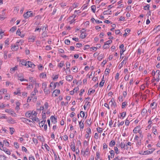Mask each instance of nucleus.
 Here are the masks:
<instances>
[{
    "mask_svg": "<svg viewBox=\"0 0 160 160\" xmlns=\"http://www.w3.org/2000/svg\"><path fill=\"white\" fill-rule=\"evenodd\" d=\"M31 111H29L27 112L25 114V116L28 118H31Z\"/></svg>",
    "mask_w": 160,
    "mask_h": 160,
    "instance_id": "obj_18",
    "label": "nucleus"
},
{
    "mask_svg": "<svg viewBox=\"0 0 160 160\" xmlns=\"http://www.w3.org/2000/svg\"><path fill=\"white\" fill-rule=\"evenodd\" d=\"M147 110L146 109L143 108L141 112V114L143 115H144L147 113Z\"/></svg>",
    "mask_w": 160,
    "mask_h": 160,
    "instance_id": "obj_31",
    "label": "nucleus"
},
{
    "mask_svg": "<svg viewBox=\"0 0 160 160\" xmlns=\"http://www.w3.org/2000/svg\"><path fill=\"white\" fill-rule=\"evenodd\" d=\"M26 85L28 86L27 87V88L28 89H29L30 88H31V87H32V88L33 87V84H32V83L30 84L29 85H28V83L26 84Z\"/></svg>",
    "mask_w": 160,
    "mask_h": 160,
    "instance_id": "obj_40",
    "label": "nucleus"
},
{
    "mask_svg": "<svg viewBox=\"0 0 160 160\" xmlns=\"http://www.w3.org/2000/svg\"><path fill=\"white\" fill-rule=\"evenodd\" d=\"M73 71L74 72H78V68L76 66H75L72 68Z\"/></svg>",
    "mask_w": 160,
    "mask_h": 160,
    "instance_id": "obj_38",
    "label": "nucleus"
},
{
    "mask_svg": "<svg viewBox=\"0 0 160 160\" xmlns=\"http://www.w3.org/2000/svg\"><path fill=\"white\" fill-rule=\"evenodd\" d=\"M79 126L80 129H83L84 127V125L83 122H81V121L79 122Z\"/></svg>",
    "mask_w": 160,
    "mask_h": 160,
    "instance_id": "obj_25",
    "label": "nucleus"
},
{
    "mask_svg": "<svg viewBox=\"0 0 160 160\" xmlns=\"http://www.w3.org/2000/svg\"><path fill=\"white\" fill-rule=\"evenodd\" d=\"M33 15L32 12L31 11H28L23 15L24 17L26 18H28L30 17Z\"/></svg>",
    "mask_w": 160,
    "mask_h": 160,
    "instance_id": "obj_2",
    "label": "nucleus"
},
{
    "mask_svg": "<svg viewBox=\"0 0 160 160\" xmlns=\"http://www.w3.org/2000/svg\"><path fill=\"white\" fill-rule=\"evenodd\" d=\"M96 155H97V158H96L95 159H96V160H97L99 158L100 153H99V152L98 151L97 152Z\"/></svg>",
    "mask_w": 160,
    "mask_h": 160,
    "instance_id": "obj_53",
    "label": "nucleus"
},
{
    "mask_svg": "<svg viewBox=\"0 0 160 160\" xmlns=\"http://www.w3.org/2000/svg\"><path fill=\"white\" fill-rule=\"evenodd\" d=\"M152 132L154 135H156L158 134V132L156 127H153L152 128Z\"/></svg>",
    "mask_w": 160,
    "mask_h": 160,
    "instance_id": "obj_19",
    "label": "nucleus"
},
{
    "mask_svg": "<svg viewBox=\"0 0 160 160\" xmlns=\"http://www.w3.org/2000/svg\"><path fill=\"white\" fill-rule=\"evenodd\" d=\"M111 11L110 9H108L107 10L104 11L103 12V14L104 15H109L111 14Z\"/></svg>",
    "mask_w": 160,
    "mask_h": 160,
    "instance_id": "obj_10",
    "label": "nucleus"
},
{
    "mask_svg": "<svg viewBox=\"0 0 160 160\" xmlns=\"http://www.w3.org/2000/svg\"><path fill=\"white\" fill-rule=\"evenodd\" d=\"M18 44L17 42L14 45H12L11 49L13 51H16L18 49Z\"/></svg>",
    "mask_w": 160,
    "mask_h": 160,
    "instance_id": "obj_6",
    "label": "nucleus"
},
{
    "mask_svg": "<svg viewBox=\"0 0 160 160\" xmlns=\"http://www.w3.org/2000/svg\"><path fill=\"white\" fill-rule=\"evenodd\" d=\"M126 115V112H123L121 113V117H122V118L123 119L125 117Z\"/></svg>",
    "mask_w": 160,
    "mask_h": 160,
    "instance_id": "obj_44",
    "label": "nucleus"
},
{
    "mask_svg": "<svg viewBox=\"0 0 160 160\" xmlns=\"http://www.w3.org/2000/svg\"><path fill=\"white\" fill-rule=\"evenodd\" d=\"M114 150L116 154H118L119 153V152L118 151V150L117 147H114Z\"/></svg>",
    "mask_w": 160,
    "mask_h": 160,
    "instance_id": "obj_36",
    "label": "nucleus"
},
{
    "mask_svg": "<svg viewBox=\"0 0 160 160\" xmlns=\"http://www.w3.org/2000/svg\"><path fill=\"white\" fill-rule=\"evenodd\" d=\"M104 79V76H103L102 78V79L101 81L100 82L99 86L100 87H102L104 85V84L105 82V81L103 80Z\"/></svg>",
    "mask_w": 160,
    "mask_h": 160,
    "instance_id": "obj_20",
    "label": "nucleus"
},
{
    "mask_svg": "<svg viewBox=\"0 0 160 160\" xmlns=\"http://www.w3.org/2000/svg\"><path fill=\"white\" fill-rule=\"evenodd\" d=\"M129 123H130V122H129V121L127 119L126 120L125 122V124L126 126H128L129 125Z\"/></svg>",
    "mask_w": 160,
    "mask_h": 160,
    "instance_id": "obj_62",
    "label": "nucleus"
},
{
    "mask_svg": "<svg viewBox=\"0 0 160 160\" xmlns=\"http://www.w3.org/2000/svg\"><path fill=\"white\" fill-rule=\"evenodd\" d=\"M10 131L11 134H12L14 132V129L13 128H10Z\"/></svg>",
    "mask_w": 160,
    "mask_h": 160,
    "instance_id": "obj_45",
    "label": "nucleus"
},
{
    "mask_svg": "<svg viewBox=\"0 0 160 160\" xmlns=\"http://www.w3.org/2000/svg\"><path fill=\"white\" fill-rule=\"evenodd\" d=\"M27 68L30 67L33 68L34 67L35 65L31 61H27Z\"/></svg>",
    "mask_w": 160,
    "mask_h": 160,
    "instance_id": "obj_5",
    "label": "nucleus"
},
{
    "mask_svg": "<svg viewBox=\"0 0 160 160\" xmlns=\"http://www.w3.org/2000/svg\"><path fill=\"white\" fill-rule=\"evenodd\" d=\"M16 27H12L10 30V31L12 32H13L16 29Z\"/></svg>",
    "mask_w": 160,
    "mask_h": 160,
    "instance_id": "obj_59",
    "label": "nucleus"
},
{
    "mask_svg": "<svg viewBox=\"0 0 160 160\" xmlns=\"http://www.w3.org/2000/svg\"><path fill=\"white\" fill-rule=\"evenodd\" d=\"M150 7V6L148 4L147 5L145 6L144 7V9L145 10H146L147 9L149 10Z\"/></svg>",
    "mask_w": 160,
    "mask_h": 160,
    "instance_id": "obj_56",
    "label": "nucleus"
},
{
    "mask_svg": "<svg viewBox=\"0 0 160 160\" xmlns=\"http://www.w3.org/2000/svg\"><path fill=\"white\" fill-rule=\"evenodd\" d=\"M3 148V151H4L7 154H8V155H10L11 154V152H10V151L8 150L7 149H4L3 148Z\"/></svg>",
    "mask_w": 160,
    "mask_h": 160,
    "instance_id": "obj_32",
    "label": "nucleus"
},
{
    "mask_svg": "<svg viewBox=\"0 0 160 160\" xmlns=\"http://www.w3.org/2000/svg\"><path fill=\"white\" fill-rule=\"evenodd\" d=\"M16 33L18 36H20L21 38H23L24 36V34H21V32H20V29H18L17 30Z\"/></svg>",
    "mask_w": 160,
    "mask_h": 160,
    "instance_id": "obj_11",
    "label": "nucleus"
},
{
    "mask_svg": "<svg viewBox=\"0 0 160 160\" xmlns=\"http://www.w3.org/2000/svg\"><path fill=\"white\" fill-rule=\"evenodd\" d=\"M89 92V94H90L91 93H93L95 92V90L94 89H89L88 92ZM89 92H88V93Z\"/></svg>",
    "mask_w": 160,
    "mask_h": 160,
    "instance_id": "obj_48",
    "label": "nucleus"
},
{
    "mask_svg": "<svg viewBox=\"0 0 160 160\" xmlns=\"http://www.w3.org/2000/svg\"><path fill=\"white\" fill-rule=\"evenodd\" d=\"M30 119H32L33 121H38V119L37 118L36 116L33 117L32 118H30Z\"/></svg>",
    "mask_w": 160,
    "mask_h": 160,
    "instance_id": "obj_29",
    "label": "nucleus"
},
{
    "mask_svg": "<svg viewBox=\"0 0 160 160\" xmlns=\"http://www.w3.org/2000/svg\"><path fill=\"white\" fill-rule=\"evenodd\" d=\"M80 115L82 117H84L85 116V113L84 112L82 111H81L80 112Z\"/></svg>",
    "mask_w": 160,
    "mask_h": 160,
    "instance_id": "obj_52",
    "label": "nucleus"
},
{
    "mask_svg": "<svg viewBox=\"0 0 160 160\" xmlns=\"http://www.w3.org/2000/svg\"><path fill=\"white\" fill-rule=\"evenodd\" d=\"M60 93V90L58 89H56L53 92V93L55 95V96L56 97Z\"/></svg>",
    "mask_w": 160,
    "mask_h": 160,
    "instance_id": "obj_15",
    "label": "nucleus"
},
{
    "mask_svg": "<svg viewBox=\"0 0 160 160\" xmlns=\"http://www.w3.org/2000/svg\"><path fill=\"white\" fill-rule=\"evenodd\" d=\"M109 152L111 155V158H114V152L113 150H111Z\"/></svg>",
    "mask_w": 160,
    "mask_h": 160,
    "instance_id": "obj_24",
    "label": "nucleus"
},
{
    "mask_svg": "<svg viewBox=\"0 0 160 160\" xmlns=\"http://www.w3.org/2000/svg\"><path fill=\"white\" fill-rule=\"evenodd\" d=\"M14 146L16 148H19V145L17 142H15L14 143Z\"/></svg>",
    "mask_w": 160,
    "mask_h": 160,
    "instance_id": "obj_57",
    "label": "nucleus"
},
{
    "mask_svg": "<svg viewBox=\"0 0 160 160\" xmlns=\"http://www.w3.org/2000/svg\"><path fill=\"white\" fill-rule=\"evenodd\" d=\"M115 144V142L114 140H112L109 143V146L111 147H113Z\"/></svg>",
    "mask_w": 160,
    "mask_h": 160,
    "instance_id": "obj_27",
    "label": "nucleus"
},
{
    "mask_svg": "<svg viewBox=\"0 0 160 160\" xmlns=\"http://www.w3.org/2000/svg\"><path fill=\"white\" fill-rule=\"evenodd\" d=\"M58 51L59 53H64V50L62 48L58 49Z\"/></svg>",
    "mask_w": 160,
    "mask_h": 160,
    "instance_id": "obj_58",
    "label": "nucleus"
},
{
    "mask_svg": "<svg viewBox=\"0 0 160 160\" xmlns=\"http://www.w3.org/2000/svg\"><path fill=\"white\" fill-rule=\"evenodd\" d=\"M43 90L45 94H48L50 93L49 90L48 88H44Z\"/></svg>",
    "mask_w": 160,
    "mask_h": 160,
    "instance_id": "obj_22",
    "label": "nucleus"
},
{
    "mask_svg": "<svg viewBox=\"0 0 160 160\" xmlns=\"http://www.w3.org/2000/svg\"><path fill=\"white\" fill-rule=\"evenodd\" d=\"M4 142L5 141L4 140L3 141V142H0V149L1 150H2L1 148H3V146H4Z\"/></svg>",
    "mask_w": 160,
    "mask_h": 160,
    "instance_id": "obj_46",
    "label": "nucleus"
},
{
    "mask_svg": "<svg viewBox=\"0 0 160 160\" xmlns=\"http://www.w3.org/2000/svg\"><path fill=\"white\" fill-rule=\"evenodd\" d=\"M20 64L21 66L24 65L27 66V61L26 62L24 60H21L20 62Z\"/></svg>",
    "mask_w": 160,
    "mask_h": 160,
    "instance_id": "obj_14",
    "label": "nucleus"
},
{
    "mask_svg": "<svg viewBox=\"0 0 160 160\" xmlns=\"http://www.w3.org/2000/svg\"><path fill=\"white\" fill-rule=\"evenodd\" d=\"M124 123V121H122L121 122H119V121L118 122V127H119L121 126Z\"/></svg>",
    "mask_w": 160,
    "mask_h": 160,
    "instance_id": "obj_43",
    "label": "nucleus"
},
{
    "mask_svg": "<svg viewBox=\"0 0 160 160\" xmlns=\"http://www.w3.org/2000/svg\"><path fill=\"white\" fill-rule=\"evenodd\" d=\"M72 75H68L66 77V79L68 81H71L72 79Z\"/></svg>",
    "mask_w": 160,
    "mask_h": 160,
    "instance_id": "obj_17",
    "label": "nucleus"
},
{
    "mask_svg": "<svg viewBox=\"0 0 160 160\" xmlns=\"http://www.w3.org/2000/svg\"><path fill=\"white\" fill-rule=\"evenodd\" d=\"M48 107V102H46L44 104V107H41V110H43L44 109V108H46L47 109Z\"/></svg>",
    "mask_w": 160,
    "mask_h": 160,
    "instance_id": "obj_23",
    "label": "nucleus"
},
{
    "mask_svg": "<svg viewBox=\"0 0 160 160\" xmlns=\"http://www.w3.org/2000/svg\"><path fill=\"white\" fill-rule=\"evenodd\" d=\"M47 26L45 25H44L42 28V30L43 32H45L47 29Z\"/></svg>",
    "mask_w": 160,
    "mask_h": 160,
    "instance_id": "obj_39",
    "label": "nucleus"
},
{
    "mask_svg": "<svg viewBox=\"0 0 160 160\" xmlns=\"http://www.w3.org/2000/svg\"><path fill=\"white\" fill-rule=\"evenodd\" d=\"M140 130V126H138L134 128L133 130V132L135 134H137Z\"/></svg>",
    "mask_w": 160,
    "mask_h": 160,
    "instance_id": "obj_7",
    "label": "nucleus"
},
{
    "mask_svg": "<svg viewBox=\"0 0 160 160\" xmlns=\"http://www.w3.org/2000/svg\"><path fill=\"white\" fill-rule=\"evenodd\" d=\"M64 65V62L63 61H61L60 63L58 65V66L60 68H62Z\"/></svg>",
    "mask_w": 160,
    "mask_h": 160,
    "instance_id": "obj_28",
    "label": "nucleus"
},
{
    "mask_svg": "<svg viewBox=\"0 0 160 160\" xmlns=\"http://www.w3.org/2000/svg\"><path fill=\"white\" fill-rule=\"evenodd\" d=\"M50 119L52 123L54 124H55L57 122V118H55L54 116H52L50 117Z\"/></svg>",
    "mask_w": 160,
    "mask_h": 160,
    "instance_id": "obj_9",
    "label": "nucleus"
},
{
    "mask_svg": "<svg viewBox=\"0 0 160 160\" xmlns=\"http://www.w3.org/2000/svg\"><path fill=\"white\" fill-rule=\"evenodd\" d=\"M78 5L79 4L78 3H74L72 5V7L73 8H75L78 7Z\"/></svg>",
    "mask_w": 160,
    "mask_h": 160,
    "instance_id": "obj_49",
    "label": "nucleus"
},
{
    "mask_svg": "<svg viewBox=\"0 0 160 160\" xmlns=\"http://www.w3.org/2000/svg\"><path fill=\"white\" fill-rule=\"evenodd\" d=\"M6 157L2 155H0V160H6Z\"/></svg>",
    "mask_w": 160,
    "mask_h": 160,
    "instance_id": "obj_35",
    "label": "nucleus"
},
{
    "mask_svg": "<svg viewBox=\"0 0 160 160\" xmlns=\"http://www.w3.org/2000/svg\"><path fill=\"white\" fill-rule=\"evenodd\" d=\"M31 118H32L34 116H36L37 113H36V112L35 111H33L32 112L31 111Z\"/></svg>",
    "mask_w": 160,
    "mask_h": 160,
    "instance_id": "obj_26",
    "label": "nucleus"
},
{
    "mask_svg": "<svg viewBox=\"0 0 160 160\" xmlns=\"http://www.w3.org/2000/svg\"><path fill=\"white\" fill-rule=\"evenodd\" d=\"M70 66V63L68 62H67L66 63V69H68L69 68Z\"/></svg>",
    "mask_w": 160,
    "mask_h": 160,
    "instance_id": "obj_37",
    "label": "nucleus"
},
{
    "mask_svg": "<svg viewBox=\"0 0 160 160\" xmlns=\"http://www.w3.org/2000/svg\"><path fill=\"white\" fill-rule=\"evenodd\" d=\"M5 112L11 114L12 116L14 117L16 116L15 113L11 109H7L5 110Z\"/></svg>",
    "mask_w": 160,
    "mask_h": 160,
    "instance_id": "obj_3",
    "label": "nucleus"
},
{
    "mask_svg": "<svg viewBox=\"0 0 160 160\" xmlns=\"http://www.w3.org/2000/svg\"><path fill=\"white\" fill-rule=\"evenodd\" d=\"M47 87V84L46 82H44L42 83V88L43 89L44 88H46Z\"/></svg>",
    "mask_w": 160,
    "mask_h": 160,
    "instance_id": "obj_42",
    "label": "nucleus"
},
{
    "mask_svg": "<svg viewBox=\"0 0 160 160\" xmlns=\"http://www.w3.org/2000/svg\"><path fill=\"white\" fill-rule=\"evenodd\" d=\"M63 138L64 140L66 141L68 139V137L66 135H65L63 136Z\"/></svg>",
    "mask_w": 160,
    "mask_h": 160,
    "instance_id": "obj_64",
    "label": "nucleus"
},
{
    "mask_svg": "<svg viewBox=\"0 0 160 160\" xmlns=\"http://www.w3.org/2000/svg\"><path fill=\"white\" fill-rule=\"evenodd\" d=\"M112 42V41L111 40H109L107 42H105V43H106L107 45H109V44L111 43Z\"/></svg>",
    "mask_w": 160,
    "mask_h": 160,
    "instance_id": "obj_60",
    "label": "nucleus"
},
{
    "mask_svg": "<svg viewBox=\"0 0 160 160\" xmlns=\"http://www.w3.org/2000/svg\"><path fill=\"white\" fill-rule=\"evenodd\" d=\"M147 137L149 140L150 141L152 139V136L150 134L148 133Z\"/></svg>",
    "mask_w": 160,
    "mask_h": 160,
    "instance_id": "obj_50",
    "label": "nucleus"
},
{
    "mask_svg": "<svg viewBox=\"0 0 160 160\" xmlns=\"http://www.w3.org/2000/svg\"><path fill=\"white\" fill-rule=\"evenodd\" d=\"M91 9L92 11L94 12L95 13L96 11V7L95 5H92L91 6Z\"/></svg>",
    "mask_w": 160,
    "mask_h": 160,
    "instance_id": "obj_34",
    "label": "nucleus"
},
{
    "mask_svg": "<svg viewBox=\"0 0 160 160\" xmlns=\"http://www.w3.org/2000/svg\"><path fill=\"white\" fill-rule=\"evenodd\" d=\"M29 81L32 82L31 83L33 84L34 83V81L33 79V78L32 77H30L29 79Z\"/></svg>",
    "mask_w": 160,
    "mask_h": 160,
    "instance_id": "obj_33",
    "label": "nucleus"
},
{
    "mask_svg": "<svg viewBox=\"0 0 160 160\" xmlns=\"http://www.w3.org/2000/svg\"><path fill=\"white\" fill-rule=\"evenodd\" d=\"M8 122L9 123L11 124H14L16 122L15 120L11 118H9Z\"/></svg>",
    "mask_w": 160,
    "mask_h": 160,
    "instance_id": "obj_12",
    "label": "nucleus"
},
{
    "mask_svg": "<svg viewBox=\"0 0 160 160\" xmlns=\"http://www.w3.org/2000/svg\"><path fill=\"white\" fill-rule=\"evenodd\" d=\"M9 40L8 38L7 39L5 42V45L7 46L9 45Z\"/></svg>",
    "mask_w": 160,
    "mask_h": 160,
    "instance_id": "obj_51",
    "label": "nucleus"
},
{
    "mask_svg": "<svg viewBox=\"0 0 160 160\" xmlns=\"http://www.w3.org/2000/svg\"><path fill=\"white\" fill-rule=\"evenodd\" d=\"M35 39V37L34 36H32L30 37L29 38V41L30 42H33Z\"/></svg>",
    "mask_w": 160,
    "mask_h": 160,
    "instance_id": "obj_21",
    "label": "nucleus"
},
{
    "mask_svg": "<svg viewBox=\"0 0 160 160\" xmlns=\"http://www.w3.org/2000/svg\"><path fill=\"white\" fill-rule=\"evenodd\" d=\"M20 91V88H18L17 90V91L14 92V94L16 95H18L20 96H21V94Z\"/></svg>",
    "mask_w": 160,
    "mask_h": 160,
    "instance_id": "obj_13",
    "label": "nucleus"
},
{
    "mask_svg": "<svg viewBox=\"0 0 160 160\" xmlns=\"http://www.w3.org/2000/svg\"><path fill=\"white\" fill-rule=\"evenodd\" d=\"M89 153V148L88 147H87L84 152V154H86L87 155H88Z\"/></svg>",
    "mask_w": 160,
    "mask_h": 160,
    "instance_id": "obj_30",
    "label": "nucleus"
},
{
    "mask_svg": "<svg viewBox=\"0 0 160 160\" xmlns=\"http://www.w3.org/2000/svg\"><path fill=\"white\" fill-rule=\"evenodd\" d=\"M17 42L18 43V45H22V44L23 42V41L22 40H20L18 42Z\"/></svg>",
    "mask_w": 160,
    "mask_h": 160,
    "instance_id": "obj_61",
    "label": "nucleus"
},
{
    "mask_svg": "<svg viewBox=\"0 0 160 160\" xmlns=\"http://www.w3.org/2000/svg\"><path fill=\"white\" fill-rule=\"evenodd\" d=\"M18 79L22 82L23 81H28V80L25 79L24 78L23 75L22 74H19L18 75Z\"/></svg>",
    "mask_w": 160,
    "mask_h": 160,
    "instance_id": "obj_1",
    "label": "nucleus"
},
{
    "mask_svg": "<svg viewBox=\"0 0 160 160\" xmlns=\"http://www.w3.org/2000/svg\"><path fill=\"white\" fill-rule=\"evenodd\" d=\"M109 45H107L106 43H105V44L103 46V48L104 49H106L107 48H109Z\"/></svg>",
    "mask_w": 160,
    "mask_h": 160,
    "instance_id": "obj_55",
    "label": "nucleus"
},
{
    "mask_svg": "<svg viewBox=\"0 0 160 160\" xmlns=\"http://www.w3.org/2000/svg\"><path fill=\"white\" fill-rule=\"evenodd\" d=\"M125 140H124L123 142H122L120 144L121 148L123 149L125 148L126 146Z\"/></svg>",
    "mask_w": 160,
    "mask_h": 160,
    "instance_id": "obj_16",
    "label": "nucleus"
},
{
    "mask_svg": "<svg viewBox=\"0 0 160 160\" xmlns=\"http://www.w3.org/2000/svg\"><path fill=\"white\" fill-rule=\"evenodd\" d=\"M82 39L86 37V35L84 33H82L80 36Z\"/></svg>",
    "mask_w": 160,
    "mask_h": 160,
    "instance_id": "obj_41",
    "label": "nucleus"
},
{
    "mask_svg": "<svg viewBox=\"0 0 160 160\" xmlns=\"http://www.w3.org/2000/svg\"><path fill=\"white\" fill-rule=\"evenodd\" d=\"M87 133L86 134L85 137L86 138H89L90 137V134L91 133V131L90 128H88L87 129Z\"/></svg>",
    "mask_w": 160,
    "mask_h": 160,
    "instance_id": "obj_8",
    "label": "nucleus"
},
{
    "mask_svg": "<svg viewBox=\"0 0 160 160\" xmlns=\"http://www.w3.org/2000/svg\"><path fill=\"white\" fill-rule=\"evenodd\" d=\"M108 146L105 143H104L103 144V149H107Z\"/></svg>",
    "mask_w": 160,
    "mask_h": 160,
    "instance_id": "obj_63",
    "label": "nucleus"
},
{
    "mask_svg": "<svg viewBox=\"0 0 160 160\" xmlns=\"http://www.w3.org/2000/svg\"><path fill=\"white\" fill-rule=\"evenodd\" d=\"M125 142L126 146L127 147V148H128L127 147V146H131V145H132V144H131V142Z\"/></svg>",
    "mask_w": 160,
    "mask_h": 160,
    "instance_id": "obj_54",
    "label": "nucleus"
},
{
    "mask_svg": "<svg viewBox=\"0 0 160 160\" xmlns=\"http://www.w3.org/2000/svg\"><path fill=\"white\" fill-rule=\"evenodd\" d=\"M64 42L65 43L68 45H69L70 43V41L68 39L65 40Z\"/></svg>",
    "mask_w": 160,
    "mask_h": 160,
    "instance_id": "obj_47",
    "label": "nucleus"
},
{
    "mask_svg": "<svg viewBox=\"0 0 160 160\" xmlns=\"http://www.w3.org/2000/svg\"><path fill=\"white\" fill-rule=\"evenodd\" d=\"M155 150V149L152 148L149 149L147 151H144L142 155H148L150 154L153 152Z\"/></svg>",
    "mask_w": 160,
    "mask_h": 160,
    "instance_id": "obj_4",
    "label": "nucleus"
}]
</instances>
